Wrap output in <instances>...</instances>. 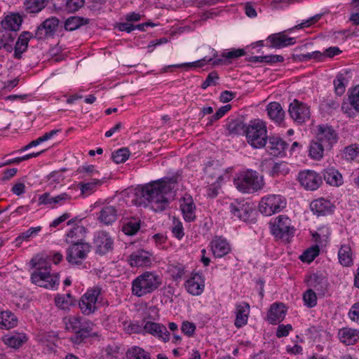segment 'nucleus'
Wrapping results in <instances>:
<instances>
[{
	"label": "nucleus",
	"instance_id": "obj_41",
	"mask_svg": "<svg viewBox=\"0 0 359 359\" xmlns=\"http://www.w3.org/2000/svg\"><path fill=\"white\" fill-rule=\"evenodd\" d=\"M339 263L346 267L353 265V258L351 248L347 245H342L338 252Z\"/></svg>",
	"mask_w": 359,
	"mask_h": 359
},
{
	"label": "nucleus",
	"instance_id": "obj_36",
	"mask_svg": "<svg viewBox=\"0 0 359 359\" xmlns=\"http://www.w3.org/2000/svg\"><path fill=\"white\" fill-rule=\"evenodd\" d=\"M18 318L11 311L0 312V329L10 330L18 325Z\"/></svg>",
	"mask_w": 359,
	"mask_h": 359
},
{
	"label": "nucleus",
	"instance_id": "obj_39",
	"mask_svg": "<svg viewBox=\"0 0 359 359\" xmlns=\"http://www.w3.org/2000/svg\"><path fill=\"white\" fill-rule=\"evenodd\" d=\"M22 19L18 13L7 15L2 21V26L5 29L17 31L22 25Z\"/></svg>",
	"mask_w": 359,
	"mask_h": 359
},
{
	"label": "nucleus",
	"instance_id": "obj_34",
	"mask_svg": "<svg viewBox=\"0 0 359 359\" xmlns=\"http://www.w3.org/2000/svg\"><path fill=\"white\" fill-rule=\"evenodd\" d=\"M338 337L343 344L351 345L359 339V331L349 327H343L339 330Z\"/></svg>",
	"mask_w": 359,
	"mask_h": 359
},
{
	"label": "nucleus",
	"instance_id": "obj_25",
	"mask_svg": "<svg viewBox=\"0 0 359 359\" xmlns=\"http://www.w3.org/2000/svg\"><path fill=\"white\" fill-rule=\"evenodd\" d=\"M151 254L145 250H137L133 252L128 262L132 267L147 266L151 264Z\"/></svg>",
	"mask_w": 359,
	"mask_h": 359
},
{
	"label": "nucleus",
	"instance_id": "obj_38",
	"mask_svg": "<svg viewBox=\"0 0 359 359\" xmlns=\"http://www.w3.org/2000/svg\"><path fill=\"white\" fill-rule=\"evenodd\" d=\"M206 62H212V64L214 65H219L223 64L224 61V59H222V58H218V59H215V60H213L212 58H209L207 60L206 57H204L201 60H198L197 61L192 62H186V63H182V64L170 65V66L164 67L163 69H164V72H166L168 69L171 68V67H178V68L184 67H201L203 66Z\"/></svg>",
	"mask_w": 359,
	"mask_h": 359
},
{
	"label": "nucleus",
	"instance_id": "obj_35",
	"mask_svg": "<svg viewBox=\"0 0 359 359\" xmlns=\"http://www.w3.org/2000/svg\"><path fill=\"white\" fill-rule=\"evenodd\" d=\"M86 233V229L83 226L76 225L67 233L66 242L69 244L86 242L84 239Z\"/></svg>",
	"mask_w": 359,
	"mask_h": 359
},
{
	"label": "nucleus",
	"instance_id": "obj_29",
	"mask_svg": "<svg viewBox=\"0 0 359 359\" xmlns=\"http://www.w3.org/2000/svg\"><path fill=\"white\" fill-rule=\"evenodd\" d=\"M322 178L325 182L333 187H339L343 184L342 175L334 168H327L322 171Z\"/></svg>",
	"mask_w": 359,
	"mask_h": 359
},
{
	"label": "nucleus",
	"instance_id": "obj_11",
	"mask_svg": "<svg viewBox=\"0 0 359 359\" xmlns=\"http://www.w3.org/2000/svg\"><path fill=\"white\" fill-rule=\"evenodd\" d=\"M288 112L290 117L298 124H303L310 119L309 107L296 99L289 105Z\"/></svg>",
	"mask_w": 359,
	"mask_h": 359
},
{
	"label": "nucleus",
	"instance_id": "obj_12",
	"mask_svg": "<svg viewBox=\"0 0 359 359\" xmlns=\"http://www.w3.org/2000/svg\"><path fill=\"white\" fill-rule=\"evenodd\" d=\"M297 180L301 186L307 191H316L323 183L321 175L311 170L300 171Z\"/></svg>",
	"mask_w": 359,
	"mask_h": 359
},
{
	"label": "nucleus",
	"instance_id": "obj_54",
	"mask_svg": "<svg viewBox=\"0 0 359 359\" xmlns=\"http://www.w3.org/2000/svg\"><path fill=\"white\" fill-rule=\"evenodd\" d=\"M346 81L344 76L342 74H338L333 81V84L334 86L335 93L341 96L343 95L346 90Z\"/></svg>",
	"mask_w": 359,
	"mask_h": 359
},
{
	"label": "nucleus",
	"instance_id": "obj_63",
	"mask_svg": "<svg viewBox=\"0 0 359 359\" xmlns=\"http://www.w3.org/2000/svg\"><path fill=\"white\" fill-rule=\"evenodd\" d=\"M359 154V148L353 145L345 148L344 154L347 160H353Z\"/></svg>",
	"mask_w": 359,
	"mask_h": 359
},
{
	"label": "nucleus",
	"instance_id": "obj_24",
	"mask_svg": "<svg viewBox=\"0 0 359 359\" xmlns=\"http://www.w3.org/2000/svg\"><path fill=\"white\" fill-rule=\"evenodd\" d=\"M308 284L318 292L320 297H324L328 291L329 283L327 279L322 274H311L308 280Z\"/></svg>",
	"mask_w": 359,
	"mask_h": 359
},
{
	"label": "nucleus",
	"instance_id": "obj_28",
	"mask_svg": "<svg viewBox=\"0 0 359 359\" xmlns=\"http://www.w3.org/2000/svg\"><path fill=\"white\" fill-rule=\"evenodd\" d=\"M266 110L269 118L274 123L280 125L284 121L285 113L279 102H269Z\"/></svg>",
	"mask_w": 359,
	"mask_h": 359
},
{
	"label": "nucleus",
	"instance_id": "obj_17",
	"mask_svg": "<svg viewBox=\"0 0 359 359\" xmlns=\"http://www.w3.org/2000/svg\"><path fill=\"white\" fill-rule=\"evenodd\" d=\"M184 287L187 292L193 296L201 295L205 290V279L201 273L193 272L185 281Z\"/></svg>",
	"mask_w": 359,
	"mask_h": 359
},
{
	"label": "nucleus",
	"instance_id": "obj_31",
	"mask_svg": "<svg viewBox=\"0 0 359 359\" xmlns=\"http://www.w3.org/2000/svg\"><path fill=\"white\" fill-rule=\"evenodd\" d=\"M250 312V305L246 302H241L236 305V319L234 325L239 328L246 325Z\"/></svg>",
	"mask_w": 359,
	"mask_h": 359
},
{
	"label": "nucleus",
	"instance_id": "obj_45",
	"mask_svg": "<svg viewBox=\"0 0 359 359\" xmlns=\"http://www.w3.org/2000/svg\"><path fill=\"white\" fill-rule=\"evenodd\" d=\"M47 2V0H25L24 8L27 13H37L46 7Z\"/></svg>",
	"mask_w": 359,
	"mask_h": 359
},
{
	"label": "nucleus",
	"instance_id": "obj_50",
	"mask_svg": "<svg viewBox=\"0 0 359 359\" xmlns=\"http://www.w3.org/2000/svg\"><path fill=\"white\" fill-rule=\"evenodd\" d=\"M55 305L61 309H67L74 304L73 297L70 294L66 295H57L55 297Z\"/></svg>",
	"mask_w": 359,
	"mask_h": 359
},
{
	"label": "nucleus",
	"instance_id": "obj_30",
	"mask_svg": "<svg viewBox=\"0 0 359 359\" xmlns=\"http://www.w3.org/2000/svg\"><path fill=\"white\" fill-rule=\"evenodd\" d=\"M32 36V34L29 32H23L19 36L14 47V58L22 59V53L27 50L29 41Z\"/></svg>",
	"mask_w": 359,
	"mask_h": 359
},
{
	"label": "nucleus",
	"instance_id": "obj_4",
	"mask_svg": "<svg viewBox=\"0 0 359 359\" xmlns=\"http://www.w3.org/2000/svg\"><path fill=\"white\" fill-rule=\"evenodd\" d=\"M161 284L162 277L156 271H145L132 281L131 292L142 297L157 290Z\"/></svg>",
	"mask_w": 359,
	"mask_h": 359
},
{
	"label": "nucleus",
	"instance_id": "obj_3",
	"mask_svg": "<svg viewBox=\"0 0 359 359\" xmlns=\"http://www.w3.org/2000/svg\"><path fill=\"white\" fill-rule=\"evenodd\" d=\"M30 264L35 269L31 274L32 283L46 289H57L60 283L59 274L50 273V265L43 258L33 257Z\"/></svg>",
	"mask_w": 359,
	"mask_h": 359
},
{
	"label": "nucleus",
	"instance_id": "obj_6",
	"mask_svg": "<svg viewBox=\"0 0 359 359\" xmlns=\"http://www.w3.org/2000/svg\"><path fill=\"white\" fill-rule=\"evenodd\" d=\"M236 189L242 193H254L264 187L263 179L259 173L252 170L238 173L233 180Z\"/></svg>",
	"mask_w": 359,
	"mask_h": 359
},
{
	"label": "nucleus",
	"instance_id": "obj_8",
	"mask_svg": "<svg viewBox=\"0 0 359 359\" xmlns=\"http://www.w3.org/2000/svg\"><path fill=\"white\" fill-rule=\"evenodd\" d=\"M102 300V288L94 286L88 289L86 292L81 297L79 306L83 315L89 316L97 309V304Z\"/></svg>",
	"mask_w": 359,
	"mask_h": 359
},
{
	"label": "nucleus",
	"instance_id": "obj_57",
	"mask_svg": "<svg viewBox=\"0 0 359 359\" xmlns=\"http://www.w3.org/2000/svg\"><path fill=\"white\" fill-rule=\"evenodd\" d=\"M85 4V0H67L65 10L68 13H75L81 8Z\"/></svg>",
	"mask_w": 359,
	"mask_h": 359
},
{
	"label": "nucleus",
	"instance_id": "obj_27",
	"mask_svg": "<svg viewBox=\"0 0 359 359\" xmlns=\"http://www.w3.org/2000/svg\"><path fill=\"white\" fill-rule=\"evenodd\" d=\"M286 312L283 303H273L267 313V320L272 325H276L284 320Z\"/></svg>",
	"mask_w": 359,
	"mask_h": 359
},
{
	"label": "nucleus",
	"instance_id": "obj_20",
	"mask_svg": "<svg viewBox=\"0 0 359 359\" xmlns=\"http://www.w3.org/2000/svg\"><path fill=\"white\" fill-rule=\"evenodd\" d=\"M72 196L67 193H62L55 196H51L50 193L46 192L39 196L38 203L39 205H44L54 208L57 205H62L69 201Z\"/></svg>",
	"mask_w": 359,
	"mask_h": 359
},
{
	"label": "nucleus",
	"instance_id": "obj_14",
	"mask_svg": "<svg viewBox=\"0 0 359 359\" xmlns=\"http://www.w3.org/2000/svg\"><path fill=\"white\" fill-rule=\"evenodd\" d=\"M266 151L273 157H284L288 148V143L278 135H270L267 139Z\"/></svg>",
	"mask_w": 359,
	"mask_h": 359
},
{
	"label": "nucleus",
	"instance_id": "obj_51",
	"mask_svg": "<svg viewBox=\"0 0 359 359\" xmlns=\"http://www.w3.org/2000/svg\"><path fill=\"white\" fill-rule=\"evenodd\" d=\"M320 252L319 247L315 245L306 250L302 255H300L299 259L303 262L311 263L314 259L318 256Z\"/></svg>",
	"mask_w": 359,
	"mask_h": 359
},
{
	"label": "nucleus",
	"instance_id": "obj_9",
	"mask_svg": "<svg viewBox=\"0 0 359 359\" xmlns=\"http://www.w3.org/2000/svg\"><path fill=\"white\" fill-rule=\"evenodd\" d=\"M287 200L280 194H269L262 198L259 203V212L265 216H271L286 208Z\"/></svg>",
	"mask_w": 359,
	"mask_h": 359
},
{
	"label": "nucleus",
	"instance_id": "obj_7",
	"mask_svg": "<svg viewBox=\"0 0 359 359\" xmlns=\"http://www.w3.org/2000/svg\"><path fill=\"white\" fill-rule=\"evenodd\" d=\"M269 226L271 234L276 238L289 241L294 236L296 229L287 215H278L269 222Z\"/></svg>",
	"mask_w": 359,
	"mask_h": 359
},
{
	"label": "nucleus",
	"instance_id": "obj_21",
	"mask_svg": "<svg viewBox=\"0 0 359 359\" xmlns=\"http://www.w3.org/2000/svg\"><path fill=\"white\" fill-rule=\"evenodd\" d=\"M229 210L233 217L243 221H248L253 209L250 204L244 201H235L229 205Z\"/></svg>",
	"mask_w": 359,
	"mask_h": 359
},
{
	"label": "nucleus",
	"instance_id": "obj_44",
	"mask_svg": "<svg viewBox=\"0 0 359 359\" xmlns=\"http://www.w3.org/2000/svg\"><path fill=\"white\" fill-rule=\"evenodd\" d=\"M218 165V163L208 161L204 168V172L211 178H216L217 181H222L223 180V172Z\"/></svg>",
	"mask_w": 359,
	"mask_h": 359
},
{
	"label": "nucleus",
	"instance_id": "obj_40",
	"mask_svg": "<svg viewBox=\"0 0 359 359\" xmlns=\"http://www.w3.org/2000/svg\"><path fill=\"white\" fill-rule=\"evenodd\" d=\"M90 22L88 18L79 16H71L65 22V29L67 31H74L83 25H88Z\"/></svg>",
	"mask_w": 359,
	"mask_h": 359
},
{
	"label": "nucleus",
	"instance_id": "obj_58",
	"mask_svg": "<svg viewBox=\"0 0 359 359\" xmlns=\"http://www.w3.org/2000/svg\"><path fill=\"white\" fill-rule=\"evenodd\" d=\"M107 359H121L120 347L116 345H109L105 348Z\"/></svg>",
	"mask_w": 359,
	"mask_h": 359
},
{
	"label": "nucleus",
	"instance_id": "obj_37",
	"mask_svg": "<svg viewBox=\"0 0 359 359\" xmlns=\"http://www.w3.org/2000/svg\"><path fill=\"white\" fill-rule=\"evenodd\" d=\"M246 125L240 118H229L226 124L229 135H238L245 134Z\"/></svg>",
	"mask_w": 359,
	"mask_h": 359
},
{
	"label": "nucleus",
	"instance_id": "obj_15",
	"mask_svg": "<svg viewBox=\"0 0 359 359\" xmlns=\"http://www.w3.org/2000/svg\"><path fill=\"white\" fill-rule=\"evenodd\" d=\"M341 110L349 118L359 114V85L348 90V102L341 104Z\"/></svg>",
	"mask_w": 359,
	"mask_h": 359
},
{
	"label": "nucleus",
	"instance_id": "obj_60",
	"mask_svg": "<svg viewBox=\"0 0 359 359\" xmlns=\"http://www.w3.org/2000/svg\"><path fill=\"white\" fill-rule=\"evenodd\" d=\"M196 328L194 323L189 321H184L182 323L181 330L185 335L192 337L195 333Z\"/></svg>",
	"mask_w": 359,
	"mask_h": 359
},
{
	"label": "nucleus",
	"instance_id": "obj_49",
	"mask_svg": "<svg viewBox=\"0 0 359 359\" xmlns=\"http://www.w3.org/2000/svg\"><path fill=\"white\" fill-rule=\"evenodd\" d=\"M128 359H151L149 353L139 346L129 348L126 353Z\"/></svg>",
	"mask_w": 359,
	"mask_h": 359
},
{
	"label": "nucleus",
	"instance_id": "obj_59",
	"mask_svg": "<svg viewBox=\"0 0 359 359\" xmlns=\"http://www.w3.org/2000/svg\"><path fill=\"white\" fill-rule=\"evenodd\" d=\"M245 55V51L244 49L238 48V49H232L228 52L223 53L222 56L223 58L226 60H232L235 58L240 57Z\"/></svg>",
	"mask_w": 359,
	"mask_h": 359
},
{
	"label": "nucleus",
	"instance_id": "obj_18",
	"mask_svg": "<svg viewBox=\"0 0 359 359\" xmlns=\"http://www.w3.org/2000/svg\"><path fill=\"white\" fill-rule=\"evenodd\" d=\"M59 25V20L55 17H52L45 20L36 29L34 38L38 40H43L53 36Z\"/></svg>",
	"mask_w": 359,
	"mask_h": 359
},
{
	"label": "nucleus",
	"instance_id": "obj_48",
	"mask_svg": "<svg viewBox=\"0 0 359 359\" xmlns=\"http://www.w3.org/2000/svg\"><path fill=\"white\" fill-rule=\"evenodd\" d=\"M102 181L97 179H93L88 182H80L78 186L81 192L83 195H90L96 191L98 187L101 186Z\"/></svg>",
	"mask_w": 359,
	"mask_h": 359
},
{
	"label": "nucleus",
	"instance_id": "obj_56",
	"mask_svg": "<svg viewBox=\"0 0 359 359\" xmlns=\"http://www.w3.org/2000/svg\"><path fill=\"white\" fill-rule=\"evenodd\" d=\"M339 102L337 100H334L332 99L327 100L323 101L320 104V109L324 111L328 114H331L339 107Z\"/></svg>",
	"mask_w": 359,
	"mask_h": 359
},
{
	"label": "nucleus",
	"instance_id": "obj_52",
	"mask_svg": "<svg viewBox=\"0 0 359 359\" xmlns=\"http://www.w3.org/2000/svg\"><path fill=\"white\" fill-rule=\"evenodd\" d=\"M130 151L128 148L119 149L111 154L113 161L117 164L125 162L130 156Z\"/></svg>",
	"mask_w": 359,
	"mask_h": 359
},
{
	"label": "nucleus",
	"instance_id": "obj_22",
	"mask_svg": "<svg viewBox=\"0 0 359 359\" xmlns=\"http://www.w3.org/2000/svg\"><path fill=\"white\" fill-rule=\"evenodd\" d=\"M310 207L313 213L318 217L331 215L335 208L330 200L324 198H319L313 201Z\"/></svg>",
	"mask_w": 359,
	"mask_h": 359
},
{
	"label": "nucleus",
	"instance_id": "obj_5",
	"mask_svg": "<svg viewBox=\"0 0 359 359\" xmlns=\"http://www.w3.org/2000/svg\"><path fill=\"white\" fill-rule=\"evenodd\" d=\"M245 135L248 143L254 149H262L267 143V128L266 123L260 119L252 120L247 125Z\"/></svg>",
	"mask_w": 359,
	"mask_h": 359
},
{
	"label": "nucleus",
	"instance_id": "obj_32",
	"mask_svg": "<svg viewBox=\"0 0 359 359\" xmlns=\"http://www.w3.org/2000/svg\"><path fill=\"white\" fill-rule=\"evenodd\" d=\"M118 210L115 206L106 205L100 211L98 219L105 225H109L117 219Z\"/></svg>",
	"mask_w": 359,
	"mask_h": 359
},
{
	"label": "nucleus",
	"instance_id": "obj_43",
	"mask_svg": "<svg viewBox=\"0 0 359 359\" xmlns=\"http://www.w3.org/2000/svg\"><path fill=\"white\" fill-rule=\"evenodd\" d=\"M27 340L25 334L6 335L3 337L4 343L9 347L18 348Z\"/></svg>",
	"mask_w": 359,
	"mask_h": 359
},
{
	"label": "nucleus",
	"instance_id": "obj_26",
	"mask_svg": "<svg viewBox=\"0 0 359 359\" xmlns=\"http://www.w3.org/2000/svg\"><path fill=\"white\" fill-rule=\"evenodd\" d=\"M267 40L270 43V47L274 48L287 47L296 43L294 37H290L284 34L283 32L271 34L268 36Z\"/></svg>",
	"mask_w": 359,
	"mask_h": 359
},
{
	"label": "nucleus",
	"instance_id": "obj_16",
	"mask_svg": "<svg viewBox=\"0 0 359 359\" xmlns=\"http://www.w3.org/2000/svg\"><path fill=\"white\" fill-rule=\"evenodd\" d=\"M94 245L95 252L104 255L113 250L114 240L107 231H100L95 235Z\"/></svg>",
	"mask_w": 359,
	"mask_h": 359
},
{
	"label": "nucleus",
	"instance_id": "obj_13",
	"mask_svg": "<svg viewBox=\"0 0 359 359\" xmlns=\"http://www.w3.org/2000/svg\"><path fill=\"white\" fill-rule=\"evenodd\" d=\"M316 139L325 146L326 150L331 149L338 141L336 130L327 124L318 125Z\"/></svg>",
	"mask_w": 359,
	"mask_h": 359
},
{
	"label": "nucleus",
	"instance_id": "obj_10",
	"mask_svg": "<svg viewBox=\"0 0 359 359\" xmlns=\"http://www.w3.org/2000/svg\"><path fill=\"white\" fill-rule=\"evenodd\" d=\"M92 245L88 242L70 244L66 250V260L72 266H81L91 251Z\"/></svg>",
	"mask_w": 359,
	"mask_h": 359
},
{
	"label": "nucleus",
	"instance_id": "obj_64",
	"mask_svg": "<svg viewBox=\"0 0 359 359\" xmlns=\"http://www.w3.org/2000/svg\"><path fill=\"white\" fill-rule=\"evenodd\" d=\"M348 316L351 320L359 323V302H356L351 306Z\"/></svg>",
	"mask_w": 359,
	"mask_h": 359
},
{
	"label": "nucleus",
	"instance_id": "obj_1",
	"mask_svg": "<svg viewBox=\"0 0 359 359\" xmlns=\"http://www.w3.org/2000/svg\"><path fill=\"white\" fill-rule=\"evenodd\" d=\"M177 182V177L151 182L137 189L133 203L136 206L147 207L155 212L164 210L168 205L166 195L169 194Z\"/></svg>",
	"mask_w": 359,
	"mask_h": 359
},
{
	"label": "nucleus",
	"instance_id": "obj_46",
	"mask_svg": "<svg viewBox=\"0 0 359 359\" xmlns=\"http://www.w3.org/2000/svg\"><path fill=\"white\" fill-rule=\"evenodd\" d=\"M325 146L316 139L312 140L309 146V156L316 161L320 160L323 157Z\"/></svg>",
	"mask_w": 359,
	"mask_h": 359
},
{
	"label": "nucleus",
	"instance_id": "obj_19",
	"mask_svg": "<svg viewBox=\"0 0 359 359\" xmlns=\"http://www.w3.org/2000/svg\"><path fill=\"white\" fill-rule=\"evenodd\" d=\"M144 333L161 339L164 342L170 339V332L165 325L152 321H144Z\"/></svg>",
	"mask_w": 359,
	"mask_h": 359
},
{
	"label": "nucleus",
	"instance_id": "obj_23",
	"mask_svg": "<svg viewBox=\"0 0 359 359\" xmlns=\"http://www.w3.org/2000/svg\"><path fill=\"white\" fill-rule=\"evenodd\" d=\"M211 250L217 258H221L228 255L231 249L230 244L227 242L226 239L221 236H215L210 243Z\"/></svg>",
	"mask_w": 359,
	"mask_h": 359
},
{
	"label": "nucleus",
	"instance_id": "obj_2",
	"mask_svg": "<svg viewBox=\"0 0 359 359\" xmlns=\"http://www.w3.org/2000/svg\"><path fill=\"white\" fill-rule=\"evenodd\" d=\"M65 329L72 332L70 341L74 345L84 344L88 339L98 336L94 323L80 316H71L65 319Z\"/></svg>",
	"mask_w": 359,
	"mask_h": 359
},
{
	"label": "nucleus",
	"instance_id": "obj_62",
	"mask_svg": "<svg viewBox=\"0 0 359 359\" xmlns=\"http://www.w3.org/2000/svg\"><path fill=\"white\" fill-rule=\"evenodd\" d=\"M173 224L172 232L175 237L180 240L184 235L182 224L180 221H174Z\"/></svg>",
	"mask_w": 359,
	"mask_h": 359
},
{
	"label": "nucleus",
	"instance_id": "obj_42",
	"mask_svg": "<svg viewBox=\"0 0 359 359\" xmlns=\"http://www.w3.org/2000/svg\"><path fill=\"white\" fill-rule=\"evenodd\" d=\"M140 219L138 218H130L124 221L122 226V231L128 236H133L140 229Z\"/></svg>",
	"mask_w": 359,
	"mask_h": 359
},
{
	"label": "nucleus",
	"instance_id": "obj_53",
	"mask_svg": "<svg viewBox=\"0 0 359 359\" xmlns=\"http://www.w3.org/2000/svg\"><path fill=\"white\" fill-rule=\"evenodd\" d=\"M304 304L309 308H313L317 304V294L312 289L306 290L303 294Z\"/></svg>",
	"mask_w": 359,
	"mask_h": 359
},
{
	"label": "nucleus",
	"instance_id": "obj_47",
	"mask_svg": "<svg viewBox=\"0 0 359 359\" xmlns=\"http://www.w3.org/2000/svg\"><path fill=\"white\" fill-rule=\"evenodd\" d=\"M41 226L30 227L26 231L21 233L15 239V243L16 246H20L24 241H29L31 238L36 237L38 233L41 231Z\"/></svg>",
	"mask_w": 359,
	"mask_h": 359
},
{
	"label": "nucleus",
	"instance_id": "obj_55",
	"mask_svg": "<svg viewBox=\"0 0 359 359\" xmlns=\"http://www.w3.org/2000/svg\"><path fill=\"white\" fill-rule=\"evenodd\" d=\"M124 330L128 334H142L144 333V324L139 322L124 323Z\"/></svg>",
	"mask_w": 359,
	"mask_h": 359
},
{
	"label": "nucleus",
	"instance_id": "obj_33",
	"mask_svg": "<svg viewBox=\"0 0 359 359\" xmlns=\"http://www.w3.org/2000/svg\"><path fill=\"white\" fill-rule=\"evenodd\" d=\"M180 208L186 222H191L196 219V205L191 196L184 198L183 202L180 205Z\"/></svg>",
	"mask_w": 359,
	"mask_h": 359
},
{
	"label": "nucleus",
	"instance_id": "obj_61",
	"mask_svg": "<svg viewBox=\"0 0 359 359\" xmlns=\"http://www.w3.org/2000/svg\"><path fill=\"white\" fill-rule=\"evenodd\" d=\"M292 330V326L290 324L287 325H279L277 327L276 330V337L278 338H282L284 337H287L290 332Z\"/></svg>",
	"mask_w": 359,
	"mask_h": 359
}]
</instances>
